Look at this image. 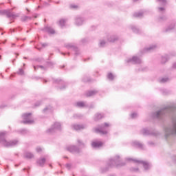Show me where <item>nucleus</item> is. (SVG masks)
I'll return each mask as SVG.
<instances>
[{
	"mask_svg": "<svg viewBox=\"0 0 176 176\" xmlns=\"http://www.w3.org/2000/svg\"><path fill=\"white\" fill-rule=\"evenodd\" d=\"M167 115H173V116L172 117V124L164 129L166 138L169 135H176V107L174 105L166 107L152 114L154 119H162L163 116H167Z\"/></svg>",
	"mask_w": 176,
	"mask_h": 176,
	"instance_id": "f257e3e1",
	"label": "nucleus"
},
{
	"mask_svg": "<svg viewBox=\"0 0 176 176\" xmlns=\"http://www.w3.org/2000/svg\"><path fill=\"white\" fill-rule=\"evenodd\" d=\"M6 134H8L6 131L0 132V144H1V145L6 148H10L19 144V140H17L10 141L6 140Z\"/></svg>",
	"mask_w": 176,
	"mask_h": 176,
	"instance_id": "f03ea898",
	"label": "nucleus"
},
{
	"mask_svg": "<svg viewBox=\"0 0 176 176\" xmlns=\"http://www.w3.org/2000/svg\"><path fill=\"white\" fill-rule=\"evenodd\" d=\"M125 165L126 163L120 161V157L119 155L116 156L114 159L110 160L108 163L109 167H122Z\"/></svg>",
	"mask_w": 176,
	"mask_h": 176,
	"instance_id": "7ed1b4c3",
	"label": "nucleus"
},
{
	"mask_svg": "<svg viewBox=\"0 0 176 176\" xmlns=\"http://www.w3.org/2000/svg\"><path fill=\"white\" fill-rule=\"evenodd\" d=\"M126 162H134V163H139V164H142L144 170H149L151 168V164H148V162L138 160H133L131 158H126Z\"/></svg>",
	"mask_w": 176,
	"mask_h": 176,
	"instance_id": "20e7f679",
	"label": "nucleus"
},
{
	"mask_svg": "<svg viewBox=\"0 0 176 176\" xmlns=\"http://www.w3.org/2000/svg\"><path fill=\"white\" fill-rule=\"evenodd\" d=\"M6 15L8 19H16V17H19V14H13L10 12V10H0V16Z\"/></svg>",
	"mask_w": 176,
	"mask_h": 176,
	"instance_id": "39448f33",
	"label": "nucleus"
},
{
	"mask_svg": "<svg viewBox=\"0 0 176 176\" xmlns=\"http://www.w3.org/2000/svg\"><path fill=\"white\" fill-rule=\"evenodd\" d=\"M60 130H61V124L60 122H54L51 128L47 130V133L48 134H53V133H56V131Z\"/></svg>",
	"mask_w": 176,
	"mask_h": 176,
	"instance_id": "423d86ee",
	"label": "nucleus"
},
{
	"mask_svg": "<svg viewBox=\"0 0 176 176\" xmlns=\"http://www.w3.org/2000/svg\"><path fill=\"white\" fill-rule=\"evenodd\" d=\"M22 118L24 120L21 121V123H23V124H32V123H34V120H31V113L23 114Z\"/></svg>",
	"mask_w": 176,
	"mask_h": 176,
	"instance_id": "0eeeda50",
	"label": "nucleus"
},
{
	"mask_svg": "<svg viewBox=\"0 0 176 176\" xmlns=\"http://www.w3.org/2000/svg\"><path fill=\"white\" fill-rule=\"evenodd\" d=\"M109 126V124L105 122L104 126H101L100 128H96L95 132L99 134H102V135L105 134H108V131L105 130V127Z\"/></svg>",
	"mask_w": 176,
	"mask_h": 176,
	"instance_id": "6e6552de",
	"label": "nucleus"
},
{
	"mask_svg": "<svg viewBox=\"0 0 176 176\" xmlns=\"http://www.w3.org/2000/svg\"><path fill=\"white\" fill-rule=\"evenodd\" d=\"M126 63H131V64H141L142 61L137 56H133L132 58H129L126 60Z\"/></svg>",
	"mask_w": 176,
	"mask_h": 176,
	"instance_id": "1a4fd4ad",
	"label": "nucleus"
},
{
	"mask_svg": "<svg viewBox=\"0 0 176 176\" xmlns=\"http://www.w3.org/2000/svg\"><path fill=\"white\" fill-rule=\"evenodd\" d=\"M67 150L71 153H79L80 152V150L76 146H69L67 148Z\"/></svg>",
	"mask_w": 176,
	"mask_h": 176,
	"instance_id": "9d476101",
	"label": "nucleus"
},
{
	"mask_svg": "<svg viewBox=\"0 0 176 176\" xmlns=\"http://www.w3.org/2000/svg\"><path fill=\"white\" fill-rule=\"evenodd\" d=\"M41 31H43V32H47L48 34H51L52 35L56 33L54 29L49 26H45L43 28L41 29Z\"/></svg>",
	"mask_w": 176,
	"mask_h": 176,
	"instance_id": "9b49d317",
	"label": "nucleus"
},
{
	"mask_svg": "<svg viewBox=\"0 0 176 176\" xmlns=\"http://www.w3.org/2000/svg\"><path fill=\"white\" fill-rule=\"evenodd\" d=\"M131 145L135 148H139V149H144V144L138 141L132 142Z\"/></svg>",
	"mask_w": 176,
	"mask_h": 176,
	"instance_id": "f8f14e48",
	"label": "nucleus"
},
{
	"mask_svg": "<svg viewBox=\"0 0 176 176\" xmlns=\"http://www.w3.org/2000/svg\"><path fill=\"white\" fill-rule=\"evenodd\" d=\"M157 47L156 45H151L148 47L144 48L143 52L144 53H151V52H153V50H155V49Z\"/></svg>",
	"mask_w": 176,
	"mask_h": 176,
	"instance_id": "ddd939ff",
	"label": "nucleus"
},
{
	"mask_svg": "<svg viewBox=\"0 0 176 176\" xmlns=\"http://www.w3.org/2000/svg\"><path fill=\"white\" fill-rule=\"evenodd\" d=\"M72 129H74V130H76V131H78V130H83L84 129H86V125L74 124V125H72Z\"/></svg>",
	"mask_w": 176,
	"mask_h": 176,
	"instance_id": "4468645a",
	"label": "nucleus"
},
{
	"mask_svg": "<svg viewBox=\"0 0 176 176\" xmlns=\"http://www.w3.org/2000/svg\"><path fill=\"white\" fill-rule=\"evenodd\" d=\"M85 23V19L78 16L76 18L75 24L76 25H82Z\"/></svg>",
	"mask_w": 176,
	"mask_h": 176,
	"instance_id": "2eb2a0df",
	"label": "nucleus"
},
{
	"mask_svg": "<svg viewBox=\"0 0 176 176\" xmlns=\"http://www.w3.org/2000/svg\"><path fill=\"white\" fill-rule=\"evenodd\" d=\"M36 163L40 167H43L45 166V163H46V158H40L37 160Z\"/></svg>",
	"mask_w": 176,
	"mask_h": 176,
	"instance_id": "dca6fc26",
	"label": "nucleus"
},
{
	"mask_svg": "<svg viewBox=\"0 0 176 176\" xmlns=\"http://www.w3.org/2000/svg\"><path fill=\"white\" fill-rule=\"evenodd\" d=\"M98 93L96 90L88 91L86 92L85 96L86 97H93V96H96Z\"/></svg>",
	"mask_w": 176,
	"mask_h": 176,
	"instance_id": "f3484780",
	"label": "nucleus"
},
{
	"mask_svg": "<svg viewBox=\"0 0 176 176\" xmlns=\"http://www.w3.org/2000/svg\"><path fill=\"white\" fill-rule=\"evenodd\" d=\"M65 47H67V49H69V47H73V49L74 50L75 52V54L76 56H78V54H80V52H79V50L75 47H74L71 44H67L65 45Z\"/></svg>",
	"mask_w": 176,
	"mask_h": 176,
	"instance_id": "a211bd4d",
	"label": "nucleus"
},
{
	"mask_svg": "<svg viewBox=\"0 0 176 176\" xmlns=\"http://www.w3.org/2000/svg\"><path fill=\"white\" fill-rule=\"evenodd\" d=\"M92 148H101L102 146V142H94L91 143Z\"/></svg>",
	"mask_w": 176,
	"mask_h": 176,
	"instance_id": "6ab92c4d",
	"label": "nucleus"
},
{
	"mask_svg": "<svg viewBox=\"0 0 176 176\" xmlns=\"http://www.w3.org/2000/svg\"><path fill=\"white\" fill-rule=\"evenodd\" d=\"M75 107H77V108H85L87 107V105H86V103L85 102H77L75 104Z\"/></svg>",
	"mask_w": 176,
	"mask_h": 176,
	"instance_id": "aec40b11",
	"label": "nucleus"
},
{
	"mask_svg": "<svg viewBox=\"0 0 176 176\" xmlns=\"http://www.w3.org/2000/svg\"><path fill=\"white\" fill-rule=\"evenodd\" d=\"M141 134H143V135H151L153 134V133L151 132V131L148 130L147 129H143L141 131Z\"/></svg>",
	"mask_w": 176,
	"mask_h": 176,
	"instance_id": "412c9836",
	"label": "nucleus"
},
{
	"mask_svg": "<svg viewBox=\"0 0 176 176\" xmlns=\"http://www.w3.org/2000/svg\"><path fill=\"white\" fill-rule=\"evenodd\" d=\"M118 39H119V38L117 36H110L108 38L107 41L108 42H116V41H118Z\"/></svg>",
	"mask_w": 176,
	"mask_h": 176,
	"instance_id": "4be33fe9",
	"label": "nucleus"
},
{
	"mask_svg": "<svg viewBox=\"0 0 176 176\" xmlns=\"http://www.w3.org/2000/svg\"><path fill=\"white\" fill-rule=\"evenodd\" d=\"M28 20H32V17L29 16H23L21 18V21L23 23H25V21H28Z\"/></svg>",
	"mask_w": 176,
	"mask_h": 176,
	"instance_id": "5701e85b",
	"label": "nucleus"
},
{
	"mask_svg": "<svg viewBox=\"0 0 176 176\" xmlns=\"http://www.w3.org/2000/svg\"><path fill=\"white\" fill-rule=\"evenodd\" d=\"M24 157L25 159H32L34 157V154H32V153H30V152H26L24 154Z\"/></svg>",
	"mask_w": 176,
	"mask_h": 176,
	"instance_id": "b1692460",
	"label": "nucleus"
},
{
	"mask_svg": "<svg viewBox=\"0 0 176 176\" xmlns=\"http://www.w3.org/2000/svg\"><path fill=\"white\" fill-rule=\"evenodd\" d=\"M102 118H104V114L96 113L94 116V120H100V119H102Z\"/></svg>",
	"mask_w": 176,
	"mask_h": 176,
	"instance_id": "393cba45",
	"label": "nucleus"
},
{
	"mask_svg": "<svg viewBox=\"0 0 176 176\" xmlns=\"http://www.w3.org/2000/svg\"><path fill=\"white\" fill-rule=\"evenodd\" d=\"M168 61V56L166 55L165 56L162 57L161 63L162 64H166Z\"/></svg>",
	"mask_w": 176,
	"mask_h": 176,
	"instance_id": "a878e982",
	"label": "nucleus"
},
{
	"mask_svg": "<svg viewBox=\"0 0 176 176\" xmlns=\"http://www.w3.org/2000/svg\"><path fill=\"white\" fill-rule=\"evenodd\" d=\"M144 16V12H135L133 14V17H142Z\"/></svg>",
	"mask_w": 176,
	"mask_h": 176,
	"instance_id": "bb28decb",
	"label": "nucleus"
},
{
	"mask_svg": "<svg viewBox=\"0 0 176 176\" xmlns=\"http://www.w3.org/2000/svg\"><path fill=\"white\" fill-rule=\"evenodd\" d=\"M65 23H67V20L65 19H60L59 21V25H60V27H65Z\"/></svg>",
	"mask_w": 176,
	"mask_h": 176,
	"instance_id": "cd10ccee",
	"label": "nucleus"
},
{
	"mask_svg": "<svg viewBox=\"0 0 176 176\" xmlns=\"http://www.w3.org/2000/svg\"><path fill=\"white\" fill-rule=\"evenodd\" d=\"M34 71H36L38 68H41V69H43V71H46L47 69L46 67L42 65H38V66H34Z\"/></svg>",
	"mask_w": 176,
	"mask_h": 176,
	"instance_id": "c85d7f7f",
	"label": "nucleus"
},
{
	"mask_svg": "<svg viewBox=\"0 0 176 176\" xmlns=\"http://www.w3.org/2000/svg\"><path fill=\"white\" fill-rule=\"evenodd\" d=\"M157 2H159L160 5H162L163 6H166L167 5V0H156Z\"/></svg>",
	"mask_w": 176,
	"mask_h": 176,
	"instance_id": "c756f323",
	"label": "nucleus"
},
{
	"mask_svg": "<svg viewBox=\"0 0 176 176\" xmlns=\"http://www.w3.org/2000/svg\"><path fill=\"white\" fill-rule=\"evenodd\" d=\"M107 78L109 80H113V79H115V76H113L112 73H109L107 75Z\"/></svg>",
	"mask_w": 176,
	"mask_h": 176,
	"instance_id": "7c9ffc66",
	"label": "nucleus"
},
{
	"mask_svg": "<svg viewBox=\"0 0 176 176\" xmlns=\"http://www.w3.org/2000/svg\"><path fill=\"white\" fill-rule=\"evenodd\" d=\"M131 30L133 31L135 34H140V30L135 26H131Z\"/></svg>",
	"mask_w": 176,
	"mask_h": 176,
	"instance_id": "2f4dec72",
	"label": "nucleus"
},
{
	"mask_svg": "<svg viewBox=\"0 0 176 176\" xmlns=\"http://www.w3.org/2000/svg\"><path fill=\"white\" fill-rule=\"evenodd\" d=\"M77 142L78 144V146H80V148H85V143L82 142L80 140H78Z\"/></svg>",
	"mask_w": 176,
	"mask_h": 176,
	"instance_id": "473e14b6",
	"label": "nucleus"
},
{
	"mask_svg": "<svg viewBox=\"0 0 176 176\" xmlns=\"http://www.w3.org/2000/svg\"><path fill=\"white\" fill-rule=\"evenodd\" d=\"M169 78H162L160 80V83H166V82H168Z\"/></svg>",
	"mask_w": 176,
	"mask_h": 176,
	"instance_id": "72a5a7b5",
	"label": "nucleus"
},
{
	"mask_svg": "<svg viewBox=\"0 0 176 176\" xmlns=\"http://www.w3.org/2000/svg\"><path fill=\"white\" fill-rule=\"evenodd\" d=\"M171 30H174V24L170 25L168 28H166L165 32H168L171 31Z\"/></svg>",
	"mask_w": 176,
	"mask_h": 176,
	"instance_id": "f704fd0d",
	"label": "nucleus"
},
{
	"mask_svg": "<svg viewBox=\"0 0 176 176\" xmlns=\"http://www.w3.org/2000/svg\"><path fill=\"white\" fill-rule=\"evenodd\" d=\"M19 133H21V134H28V133H30V131H28V130H27V129H22V130H20L19 131Z\"/></svg>",
	"mask_w": 176,
	"mask_h": 176,
	"instance_id": "c9c22d12",
	"label": "nucleus"
},
{
	"mask_svg": "<svg viewBox=\"0 0 176 176\" xmlns=\"http://www.w3.org/2000/svg\"><path fill=\"white\" fill-rule=\"evenodd\" d=\"M106 43H107L104 40L100 41V47H104L105 46Z\"/></svg>",
	"mask_w": 176,
	"mask_h": 176,
	"instance_id": "e433bc0d",
	"label": "nucleus"
},
{
	"mask_svg": "<svg viewBox=\"0 0 176 176\" xmlns=\"http://www.w3.org/2000/svg\"><path fill=\"white\" fill-rule=\"evenodd\" d=\"M18 75H24V70L23 69H19L17 72Z\"/></svg>",
	"mask_w": 176,
	"mask_h": 176,
	"instance_id": "4c0bfd02",
	"label": "nucleus"
},
{
	"mask_svg": "<svg viewBox=\"0 0 176 176\" xmlns=\"http://www.w3.org/2000/svg\"><path fill=\"white\" fill-rule=\"evenodd\" d=\"M54 83H64V81H63V80L58 78V79L54 80Z\"/></svg>",
	"mask_w": 176,
	"mask_h": 176,
	"instance_id": "58836bf2",
	"label": "nucleus"
},
{
	"mask_svg": "<svg viewBox=\"0 0 176 176\" xmlns=\"http://www.w3.org/2000/svg\"><path fill=\"white\" fill-rule=\"evenodd\" d=\"M43 111V112H47V111H52V107L48 106L47 107H45Z\"/></svg>",
	"mask_w": 176,
	"mask_h": 176,
	"instance_id": "ea45409f",
	"label": "nucleus"
},
{
	"mask_svg": "<svg viewBox=\"0 0 176 176\" xmlns=\"http://www.w3.org/2000/svg\"><path fill=\"white\" fill-rule=\"evenodd\" d=\"M138 115L137 114V113H133L131 114V119H135V118H137Z\"/></svg>",
	"mask_w": 176,
	"mask_h": 176,
	"instance_id": "a19ab883",
	"label": "nucleus"
},
{
	"mask_svg": "<svg viewBox=\"0 0 176 176\" xmlns=\"http://www.w3.org/2000/svg\"><path fill=\"white\" fill-rule=\"evenodd\" d=\"M159 12H164L166 9L164 7H160L158 8Z\"/></svg>",
	"mask_w": 176,
	"mask_h": 176,
	"instance_id": "79ce46f5",
	"label": "nucleus"
},
{
	"mask_svg": "<svg viewBox=\"0 0 176 176\" xmlns=\"http://www.w3.org/2000/svg\"><path fill=\"white\" fill-rule=\"evenodd\" d=\"M42 47H47L49 46V44L47 43H43L41 44Z\"/></svg>",
	"mask_w": 176,
	"mask_h": 176,
	"instance_id": "37998d69",
	"label": "nucleus"
},
{
	"mask_svg": "<svg viewBox=\"0 0 176 176\" xmlns=\"http://www.w3.org/2000/svg\"><path fill=\"white\" fill-rule=\"evenodd\" d=\"M71 167H72L71 164H66V168H67L68 170H71Z\"/></svg>",
	"mask_w": 176,
	"mask_h": 176,
	"instance_id": "c03bdc74",
	"label": "nucleus"
},
{
	"mask_svg": "<svg viewBox=\"0 0 176 176\" xmlns=\"http://www.w3.org/2000/svg\"><path fill=\"white\" fill-rule=\"evenodd\" d=\"M36 152H38V153H39L42 151V148H41V147H37V148H36Z\"/></svg>",
	"mask_w": 176,
	"mask_h": 176,
	"instance_id": "a18cd8bd",
	"label": "nucleus"
},
{
	"mask_svg": "<svg viewBox=\"0 0 176 176\" xmlns=\"http://www.w3.org/2000/svg\"><path fill=\"white\" fill-rule=\"evenodd\" d=\"M70 8H72V9H76V8H78V6H75V5H72V6H70Z\"/></svg>",
	"mask_w": 176,
	"mask_h": 176,
	"instance_id": "49530a36",
	"label": "nucleus"
},
{
	"mask_svg": "<svg viewBox=\"0 0 176 176\" xmlns=\"http://www.w3.org/2000/svg\"><path fill=\"white\" fill-rule=\"evenodd\" d=\"M172 68H173V69H176V62L173 63Z\"/></svg>",
	"mask_w": 176,
	"mask_h": 176,
	"instance_id": "de8ad7c7",
	"label": "nucleus"
},
{
	"mask_svg": "<svg viewBox=\"0 0 176 176\" xmlns=\"http://www.w3.org/2000/svg\"><path fill=\"white\" fill-rule=\"evenodd\" d=\"M81 117H82V116L78 115V114H75L74 115V118H81Z\"/></svg>",
	"mask_w": 176,
	"mask_h": 176,
	"instance_id": "09e8293b",
	"label": "nucleus"
},
{
	"mask_svg": "<svg viewBox=\"0 0 176 176\" xmlns=\"http://www.w3.org/2000/svg\"><path fill=\"white\" fill-rule=\"evenodd\" d=\"M41 105V102H37L36 104H35V106L36 107H39Z\"/></svg>",
	"mask_w": 176,
	"mask_h": 176,
	"instance_id": "8fccbe9b",
	"label": "nucleus"
},
{
	"mask_svg": "<svg viewBox=\"0 0 176 176\" xmlns=\"http://www.w3.org/2000/svg\"><path fill=\"white\" fill-rule=\"evenodd\" d=\"M131 171H138V168H132Z\"/></svg>",
	"mask_w": 176,
	"mask_h": 176,
	"instance_id": "3c124183",
	"label": "nucleus"
},
{
	"mask_svg": "<svg viewBox=\"0 0 176 176\" xmlns=\"http://www.w3.org/2000/svg\"><path fill=\"white\" fill-rule=\"evenodd\" d=\"M3 108H5V105H0V109H2Z\"/></svg>",
	"mask_w": 176,
	"mask_h": 176,
	"instance_id": "603ef678",
	"label": "nucleus"
},
{
	"mask_svg": "<svg viewBox=\"0 0 176 176\" xmlns=\"http://www.w3.org/2000/svg\"><path fill=\"white\" fill-rule=\"evenodd\" d=\"M148 145H153V142H148Z\"/></svg>",
	"mask_w": 176,
	"mask_h": 176,
	"instance_id": "864d4df0",
	"label": "nucleus"
},
{
	"mask_svg": "<svg viewBox=\"0 0 176 176\" xmlns=\"http://www.w3.org/2000/svg\"><path fill=\"white\" fill-rule=\"evenodd\" d=\"M34 19H36L38 17V14H36L34 16Z\"/></svg>",
	"mask_w": 176,
	"mask_h": 176,
	"instance_id": "5fc2aeb1",
	"label": "nucleus"
},
{
	"mask_svg": "<svg viewBox=\"0 0 176 176\" xmlns=\"http://www.w3.org/2000/svg\"><path fill=\"white\" fill-rule=\"evenodd\" d=\"M65 86L63 87H60V90H63V89H65Z\"/></svg>",
	"mask_w": 176,
	"mask_h": 176,
	"instance_id": "6e6d98bb",
	"label": "nucleus"
},
{
	"mask_svg": "<svg viewBox=\"0 0 176 176\" xmlns=\"http://www.w3.org/2000/svg\"><path fill=\"white\" fill-rule=\"evenodd\" d=\"M105 171H108V169H106L104 170H102V173H105Z\"/></svg>",
	"mask_w": 176,
	"mask_h": 176,
	"instance_id": "4d7b16f0",
	"label": "nucleus"
},
{
	"mask_svg": "<svg viewBox=\"0 0 176 176\" xmlns=\"http://www.w3.org/2000/svg\"><path fill=\"white\" fill-rule=\"evenodd\" d=\"M14 61H16V59H14V60H12V63H13V64L14 63Z\"/></svg>",
	"mask_w": 176,
	"mask_h": 176,
	"instance_id": "13d9d810",
	"label": "nucleus"
},
{
	"mask_svg": "<svg viewBox=\"0 0 176 176\" xmlns=\"http://www.w3.org/2000/svg\"><path fill=\"white\" fill-rule=\"evenodd\" d=\"M0 60H2V56L0 55Z\"/></svg>",
	"mask_w": 176,
	"mask_h": 176,
	"instance_id": "bf43d9fd",
	"label": "nucleus"
},
{
	"mask_svg": "<svg viewBox=\"0 0 176 176\" xmlns=\"http://www.w3.org/2000/svg\"><path fill=\"white\" fill-rule=\"evenodd\" d=\"M137 1H138V0H133V2H137Z\"/></svg>",
	"mask_w": 176,
	"mask_h": 176,
	"instance_id": "052dcab7",
	"label": "nucleus"
},
{
	"mask_svg": "<svg viewBox=\"0 0 176 176\" xmlns=\"http://www.w3.org/2000/svg\"><path fill=\"white\" fill-rule=\"evenodd\" d=\"M16 44L15 43H12V46H14Z\"/></svg>",
	"mask_w": 176,
	"mask_h": 176,
	"instance_id": "680f3d73",
	"label": "nucleus"
},
{
	"mask_svg": "<svg viewBox=\"0 0 176 176\" xmlns=\"http://www.w3.org/2000/svg\"><path fill=\"white\" fill-rule=\"evenodd\" d=\"M38 49V50H41V49H42V48H37Z\"/></svg>",
	"mask_w": 176,
	"mask_h": 176,
	"instance_id": "e2e57ef3",
	"label": "nucleus"
},
{
	"mask_svg": "<svg viewBox=\"0 0 176 176\" xmlns=\"http://www.w3.org/2000/svg\"><path fill=\"white\" fill-rule=\"evenodd\" d=\"M23 67H25V63H23Z\"/></svg>",
	"mask_w": 176,
	"mask_h": 176,
	"instance_id": "0e129e2a",
	"label": "nucleus"
},
{
	"mask_svg": "<svg viewBox=\"0 0 176 176\" xmlns=\"http://www.w3.org/2000/svg\"><path fill=\"white\" fill-rule=\"evenodd\" d=\"M46 82H47V80H45V82L46 83Z\"/></svg>",
	"mask_w": 176,
	"mask_h": 176,
	"instance_id": "69168bd1",
	"label": "nucleus"
},
{
	"mask_svg": "<svg viewBox=\"0 0 176 176\" xmlns=\"http://www.w3.org/2000/svg\"><path fill=\"white\" fill-rule=\"evenodd\" d=\"M27 11H28V12H30V10H29L28 9H27Z\"/></svg>",
	"mask_w": 176,
	"mask_h": 176,
	"instance_id": "338daca9",
	"label": "nucleus"
},
{
	"mask_svg": "<svg viewBox=\"0 0 176 176\" xmlns=\"http://www.w3.org/2000/svg\"><path fill=\"white\" fill-rule=\"evenodd\" d=\"M50 167H52V164H50Z\"/></svg>",
	"mask_w": 176,
	"mask_h": 176,
	"instance_id": "774afa93",
	"label": "nucleus"
}]
</instances>
